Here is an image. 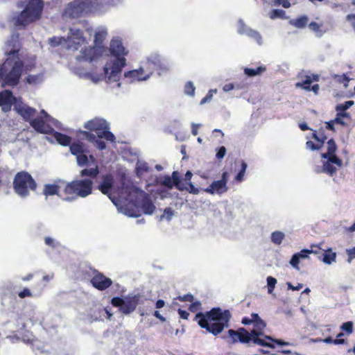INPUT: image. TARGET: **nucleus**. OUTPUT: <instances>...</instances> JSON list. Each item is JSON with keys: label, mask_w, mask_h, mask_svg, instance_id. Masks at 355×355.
<instances>
[{"label": "nucleus", "mask_w": 355, "mask_h": 355, "mask_svg": "<svg viewBox=\"0 0 355 355\" xmlns=\"http://www.w3.org/2000/svg\"><path fill=\"white\" fill-rule=\"evenodd\" d=\"M110 51L114 58L105 65L104 73L100 75L87 74L94 83L102 80H105L108 83L119 80L122 69L125 65L124 55L128 53V51H125L121 40L119 38H114L111 41Z\"/></svg>", "instance_id": "f257e3e1"}, {"label": "nucleus", "mask_w": 355, "mask_h": 355, "mask_svg": "<svg viewBox=\"0 0 355 355\" xmlns=\"http://www.w3.org/2000/svg\"><path fill=\"white\" fill-rule=\"evenodd\" d=\"M17 40L18 35L11 36V40L8 42V45L12 46L13 49L6 53L8 58L0 66V80L3 79V83L9 86H15L19 83L24 68V64L17 54Z\"/></svg>", "instance_id": "f03ea898"}, {"label": "nucleus", "mask_w": 355, "mask_h": 355, "mask_svg": "<svg viewBox=\"0 0 355 355\" xmlns=\"http://www.w3.org/2000/svg\"><path fill=\"white\" fill-rule=\"evenodd\" d=\"M14 110L21 116L25 121H30L31 125L38 132L42 134L51 132L53 128L51 126V123L57 128H60V122L49 116L44 110H41L40 116L31 119L35 116L36 110L22 102L21 98L14 105Z\"/></svg>", "instance_id": "7ed1b4c3"}, {"label": "nucleus", "mask_w": 355, "mask_h": 355, "mask_svg": "<svg viewBox=\"0 0 355 355\" xmlns=\"http://www.w3.org/2000/svg\"><path fill=\"white\" fill-rule=\"evenodd\" d=\"M231 318L230 312L228 310L222 311L220 308H214L205 314L198 313L195 319L198 324L214 336L220 334L225 327H228Z\"/></svg>", "instance_id": "20e7f679"}, {"label": "nucleus", "mask_w": 355, "mask_h": 355, "mask_svg": "<svg viewBox=\"0 0 355 355\" xmlns=\"http://www.w3.org/2000/svg\"><path fill=\"white\" fill-rule=\"evenodd\" d=\"M84 127L87 130L96 132L98 138L93 133L87 131H80V134L87 141L93 143L99 150H103L106 147L105 143L99 139H105L111 142L115 141V136L109 130V123L103 119L95 118L88 121L84 124Z\"/></svg>", "instance_id": "39448f33"}, {"label": "nucleus", "mask_w": 355, "mask_h": 355, "mask_svg": "<svg viewBox=\"0 0 355 355\" xmlns=\"http://www.w3.org/2000/svg\"><path fill=\"white\" fill-rule=\"evenodd\" d=\"M18 6H24V9L12 18V22L17 26H25L40 17L44 4L41 0H30L25 6L24 2H19Z\"/></svg>", "instance_id": "423d86ee"}, {"label": "nucleus", "mask_w": 355, "mask_h": 355, "mask_svg": "<svg viewBox=\"0 0 355 355\" xmlns=\"http://www.w3.org/2000/svg\"><path fill=\"white\" fill-rule=\"evenodd\" d=\"M93 181L91 179L75 180L67 184L64 192L68 196L62 198L64 201H73L78 198H85L92 191Z\"/></svg>", "instance_id": "0eeeda50"}, {"label": "nucleus", "mask_w": 355, "mask_h": 355, "mask_svg": "<svg viewBox=\"0 0 355 355\" xmlns=\"http://www.w3.org/2000/svg\"><path fill=\"white\" fill-rule=\"evenodd\" d=\"M87 42L86 38L83 36V31L76 28H69L67 37H53L49 39V43L51 46L64 45L69 50H77L78 46Z\"/></svg>", "instance_id": "6e6552de"}, {"label": "nucleus", "mask_w": 355, "mask_h": 355, "mask_svg": "<svg viewBox=\"0 0 355 355\" xmlns=\"http://www.w3.org/2000/svg\"><path fill=\"white\" fill-rule=\"evenodd\" d=\"M13 185L15 193L22 198L27 197L29 195V190H35L37 187L32 176L25 171L16 174Z\"/></svg>", "instance_id": "1a4fd4ad"}, {"label": "nucleus", "mask_w": 355, "mask_h": 355, "mask_svg": "<svg viewBox=\"0 0 355 355\" xmlns=\"http://www.w3.org/2000/svg\"><path fill=\"white\" fill-rule=\"evenodd\" d=\"M93 3L91 0H76L68 4L63 12L65 19L78 17L83 13L90 12Z\"/></svg>", "instance_id": "9d476101"}, {"label": "nucleus", "mask_w": 355, "mask_h": 355, "mask_svg": "<svg viewBox=\"0 0 355 355\" xmlns=\"http://www.w3.org/2000/svg\"><path fill=\"white\" fill-rule=\"evenodd\" d=\"M139 297L136 295L128 296L125 299L114 297L112 299V304L119 307L120 311L124 314H130L133 312L138 304Z\"/></svg>", "instance_id": "9b49d317"}, {"label": "nucleus", "mask_w": 355, "mask_h": 355, "mask_svg": "<svg viewBox=\"0 0 355 355\" xmlns=\"http://www.w3.org/2000/svg\"><path fill=\"white\" fill-rule=\"evenodd\" d=\"M253 324L254 329L249 332L251 337V341L256 345L274 349L275 345L273 344L267 343L265 339L260 338L263 336V329L266 327V323L264 321L259 319Z\"/></svg>", "instance_id": "f8f14e48"}, {"label": "nucleus", "mask_w": 355, "mask_h": 355, "mask_svg": "<svg viewBox=\"0 0 355 355\" xmlns=\"http://www.w3.org/2000/svg\"><path fill=\"white\" fill-rule=\"evenodd\" d=\"M323 159V166L322 168L317 167L315 170L316 173L323 172L330 176H333L336 174L338 170L341 168L343 165V161L337 156H331Z\"/></svg>", "instance_id": "ddd939ff"}, {"label": "nucleus", "mask_w": 355, "mask_h": 355, "mask_svg": "<svg viewBox=\"0 0 355 355\" xmlns=\"http://www.w3.org/2000/svg\"><path fill=\"white\" fill-rule=\"evenodd\" d=\"M20 99V97L17 98L14 96L10 91L5 90L0 92V107L3 112H8L10 110L11 107H14L15 103Z\"/></svg>", "instance_id": "4468645a"}, {"label": "nucleus", "mask_w": 355, "mask_h": 355, "mask_svg": "<svg viewBox=\"0 0 355 355\" xmlns=\"http://www.w3.org/2000/svg\"><path fill=\"white\" fill-rule=\"evenodd\" d=\"M238 33L239 34L246 35L249 37L254 40L259 45H261L263 44L262 37L260 33L258 31L247 26L241 19L239 21Z\"/></svg>", "instance_id": "2eb2a0df"}, {"label": "nucleus", "mask_w": 355, "mask_h": 355, "mask_svg": "<svg viewBox=\"0 0 355 355\" xmlns=\"http://www.w3.org/2000/svg\"><path fill=\"white\" fill-rule=\"evenodd\" d=\"M153 73L152 71H145L144 67H140L139 69H135L125 72L124 74L125 78H130L131 82L144 81L148 80L150 75Z\"/></svg>", "instance_id": "dca6fc26"}, {"label": "nucleus", "mask_w": 355, "mask_h": 355, "mask_svg": "<svg viewBox=\"0 0 355 355\" xmlns=\"http://www.w3.org/2000/svg\"><path fill=\"white\" fill-rule=\"evenodd\" d=\"M114 184V179L111 175L107 174L103 176L102 182L98 185V189L105 195H107L112 202L116 205L114 198L110 194V190Z\"/></svg>", "instance_id": "f3484780"}, {"label": "nucleus", "mask_w": 355, "mask_h": 355, "mask_svg": "<svg viewBox=\"0 0 355 355\" xmlns=\"http://www.w3.org/2000/svg\"><path fill=\"white\" fill-rule=\"evenodd\" d=\"M91 283L96 288L103 291L110 287L112 283V280L101 273L96 274L91 279Z\"/></svg>", "instance_id": "a211bd4d"}, {"label": "nucleus", "mask_w": 355, "mask_h": 355, "mask_svg": "<svg viewBox=\"0 0 355 355\" xmlns=\"http://www.w3.org/2000/svg\"><path fill=\"white\" fill-rule=\"evenodd\" d=\"M228 334L230 337L232 338L234 343L236 342L237 339L242 343H248L251 341L249 331L244 328H240L238 331L230 329Z\"/></svg>", "instance_id": "6ab92c4d"}, {"label": "nucleus", "mask_w": 355, "mask_h": 355, "mask_svg": "<svg viewBox=\"0 0 355 355\" xmlns=\"http://www.w3.org/2000/svg\"><path fill=\"white\" fill-rule=\"evenodd\" d=\"M228 189L227 184L220 180L214 181L207 188L204 189V191L214 195L215 193L222 194L226 192Z\"/></svg>", "instance_id": "aec40b11"}, {"label": "nucleus", "mask_w": 355, "mask_h": 355, "mask_svg": "<svg viewBox=\"0 0 355 355\" xmlns=\"http://www.w3.org/2000/svg\"><path fill=\"white\" fill-rule=\"evenodd\" d=\"M311 253H313V250L306 249L302 250L300 252H297L292 256L289 263L293 268L297 270H300L298 265L301 260L309 258V255Z\"/></svg>", "instance_id": "412c9836"}, {"label": "nucleus", "mask_w": 355, "mask_h": 355, "mask_svg": "<svg viewBox=\"0 0 355 355\" xmlns=\"http://www.w3.org/2000/svg\"><path fill=\"white\" fill-rule=\"evenodd\" d=\"M98 57V49L96 48H86L80 51L76 59L79 61L92 62Z\"/></svg>", "instance_id": "4be33fe9"}, {"label": "nucleus", "mask_w": 355, "mask_h": 355, "mask_svg": "<svg viewBox=\"0 0 355 355\" xmlns=\"http://www.w3.org/2000/svg\"><path fill=\"white\" fill-rule=\"evenodd\" d=\"M140 207L143 212L148 215H152L155 209V206L150 198L145 193H142V200L140 202Z\"/></svg>", "instance_id": "5701e85b"}, {"label": "nucleus", "mask_w": 355, "mask_h": 355, "mask_svg": "<svg viewBox=\"0 0 355 355\" xmlns=\"http://www.w3.org/2000/svg\"><path fill=\"white\" fill-rule=\"evenodd\" d=\"M163 59L157 53H152L147 58L146 64L148 65V71H152L156 69Z\"/></svg>", "instance_id": "b1692460"}, {"label": "nucleus", "mask_w": 355, "mask_h": 355, "mask_svg": "<svg viewBox=\"0 0 355 355\" xmlns=\"http://www.w3.org/2000/svg\"><path fill=\"white\" fill-rule=\"evenodd\" d=\"M107 35V31L105 27L101 26L97 28L95 35L94 42L95 43L96 46H99L102 44L103 40L105 39Z\"/></svg>", "instance_id": "393cba45"}, {"label": "nucleus", "mask_w": 355, "mask_h": 355, "mask_svg": "<svg viewBox=\"0 0 355 355\" xmlns=\"http://www.w3.org/2000/svg\"><path fill=\"white\" fill-rule=\"evenodd\" d=\"M71 153L76 157L80 155L83 153H87V148L84 144L78 141L71 144L69 146Z\"/></svg>", "instance_id": "a878e982"}, {"label": "nucleus", "mask_w": 355, "mask_h": 355, "mask_svg": "<svg viewBox=\"0 0 355 355\" xmlns=\"http://www.w3.org/2000/svg\"><path fill=\"white\" fill-rule=\"evenodd\" d=\"M60 187L57 184H46L44 186L43 194L47 197L49 196L58 195Z\"/></svg>", "instance_id": "bb28decb"}, {"label": "nucleus", "mask_w": 355, "mask_h": 355, "mask_svg": "<svg viewBox=\"0 0 355 355\" xmlns=\"http://www.w3.org/2000/svg\"><path fill=\"white\" fill-rule=\"evenodd\" d=\"M51 133H53L54 138L59 144L64 146H67L70 144L71 140L70 137L60 132H54L53 130ZM49 134H51V132Z\"/></svg>", "instance_id": "cd10ccee"}, {"label": "nucleus", "mask_w": 355, "mask_h": 355, "mask_svg": "<svg viewBox=\"0 0 355 355\" xmlns=\"http://www.w3.org/2000/svg\"><path fill=\"white\" fill-rule=\"evenodd\" d=\"M327 152L321 155L322 158L330 157L331 156H336L335 155L337 149L336 143L334 139H331L327 141Z\"/></svg>", "instance_id": "c85d7f7f"}, {"label": "nucleus", "mask_w": 355, "mask_h": 355, "mask_svg": "<svg viewBox=\"0 0 355 355\" xmlns=\"http://www.w3.org/2000/svg\"><path fill=\"white\" fill-rule=\"evenodd\" d=\"M266 71V67L263 66L258 67L257 69L245 68L244 72L249 77H253L261 75Z\"/></svg>", "instance_id": "c756f323"}, {"label": "nucleus", "mask_w": 355, "mask_h": 355, "mask_svg": "<svg viewBox=\"0 0 355 355\" xmlns=\"http://www.w3.org/2000/svg\"><path fill=\"white\" fill-rule=\"evenodd\" d=\"M309 21V18L306 16H302L296 19L291 21V24L296 28H303L306 26Z\"/></svg>", "instance_id": "7c9ffc66"}, {"label": "nucleus", "mask_w": 355, "mask_h": 355, "mask_svg": "<svg viewBox=\"0 0 355 355\" xmlns=\"http://www.w3.org/2000/svg\"><path fill=\"white\" fill-rule=\"evenodd\" d=\"M99 173L98 168L96 165L95 167H92L89 168H85L80 171V175L82 177L89 176L90 178H96Z\"/></svg>", "instance_id": "2f4dec72"}, {"label": "nucleus", "mask_w": 355, "mask_h": 355, "mask_svg": "<svg viewBox=\"0 0 355 355\" xmlns=\"http://www.w3.org/2000/svg\"><path fill=\"white\" fill-rule=\"evenodd\" d=\"M336 253L333 252L331 250L327 251L323 254L322 261L328 265H331L336 261Z\"/></svg>", "instance_id": "473e14b6"}, {"label": "nucleus", "mask_w": 355, "mask_h": 355, "mask_svg": "<svg viewBox=\"0 0 355 355\" xmlns=\"http://www.w3.org/2000/svg\"><path fill=\"white\" fill-rule=\"evenodd\" d=\"M148 166L146 162L140 160L137 162L136 171L137 176L141 177L144 173L148 171Z\"/></svg>", "instance_id": "72a5a7b5"}, {"label": "nucleus", "mask_w": 355, "mask_h": 355, "mask_svg": "<svg viewBox=\"0 0 355 355\" xmlns=\"http://www.w3.org/2000/svg\"><path fill=\"white\" fill-rule=\"evenodd\" d=\"M43 80V76L42 73L35 75H28L26 78V81L31 85H37L41 83Z\"/></svg>", "instance_id": "f704fd0d"}, {"label": "nucleus", "mask_w": 355, "mask_h": 355, "mask_svg": "<svg viewBox=\"0 0 355 355\" xmlns=\"http://www.w3.org/2000/svg\"><path fill=\"white\" fill-rule=\"evenodd\" d=\"M284 236L285 235L283 232L275 231L271 234V241L276 245H280L282 243Z\"/></svg>", "instance_id": "c9c22d12"}, {"label": "nucleus", "mask_w": 355, "mask_h": 355, "mask_svg": "<svg viewBox=\"0 0 355 355\" xmlns=\"http://www.w3.org/2000/svg\"><path fill=\"white\" fill-rule=\"evenodd\" d=\"M286 12L281 9H274L268 13L271 19H283L285 17Z\"/></svg>", "instance_id": "e433bc0d"}, {"label": "nucleus", "mask_w": 355, "mask_h": 355, "mask_svg": "<svg viewBox=\"0 0 355 355\" xmlns=\"http://www.w3.org/2000/svg\"><path fill=\"white\" fill-rule=\"evenodd\" d=\"M156 69L158 70V74L161 76L169 71V64L166 60H162L159 64L156 67Z\"/></svg>", "instance_id": "4c0bfd02"}, {"label": "nucleus", "mask_w": 355, "mask_h": 355, "mask_svg": "<svg viewBox=\"0 0 355 355\" xmlns=\"http://www.w3.org/2000/svg\"><path fill=\"white\" fill-rule=\"evenodd\" d=\"M353 101H347L343 104H338L336 107V110L338 112H345V111L348 110L351 106L354 105Z\"/></svg>", "instance_id": "58836bf2"}, {"label": "nucleus", "mask_w": 355, "mask_h": 355, "mask_svg": "<svg viewBox=\"0 0 355 355\" xmlns=\"http://www.w3.org/2000/svg\"><path fill=\"white\" fill-rule=\"evenodd\" d=\"M277 284V279L271 276L267 277L268 293L272 294Z\"/></svg>", "instance_id": "ea45409f"}, {"label": "nucleus", "mask_w": 355, "mask_h": 355, "mask_svg": "<svg viewBox=\"0 0 355 355\" xmlns=\"http://www.w3.org/2000/svg\"><path fill=\"white\" fill-rule=\"evenodd\" d=\"M86 153H83L76 157L77 164L80 166H83L88 164V157Z\"/></svg>", "instance_id": "a19ab883"}, {"label": "nucleus", "mask_w": 355, "mask_h": 355, "mask_svg": "<svg viewBox=\"0 0 355 355\" xmlns=\"http://www.w3.org/2000/svg\"><path fill=\"white\" fill-rule=\"evenodd\" d=\"M312 83V80L309 77H306V78L302 83H297L296 84V87H302L303 89L310 91L311 90V84Z\"/></svg>", "instance_id": "79ce46f5"}, {"label": "nucleus", "mask_w": 355, "mask_h": 355, "mask_svg": "<svg viewBox=\"0 0 355 355\" xmlns=\"http://www.w3.org/2000/svg\"><path fill=\"white\" fill-rule=\"evenodd\" d=\"M246 168H247V164L244 161H242L241 168L236 176V181L241 182L243 180Z\"/></svg>", "instance_id": "37998d69"}, {"label": "nucleus", "mask_w": 355, "mask_h": 355, "mask_svg": "<svg viewBox=\"0 0 355 355\" xmlns=\"http://www.w3.org/2000/svg\"><path fill=\"white\" fill-rule=\"evenodd\" d=\"M349 114L347 112H338L336 117L334 119L336 123L345 125V122L343 121V118L349 117Z\"/></svg>", "instance_id": "c03bdc74"}, {"label": "nucleus", "mask_w": 355, "mask_h": 355, "mask_svg": "<svg viewBox=\"0 0 355 355\" xmlns=\"http://www.w3.org/2000/svg\"><path fill=\"white\" fill-rule=\"evenodd\" d=\"M184 93L193 96L195 93V87L192 82H188L184 87Z\"/></svg>", "instance_id": "a18cd8bd"}, {"label": "nucleus", "mask_w": 355, "mask_h": 355, "mask_svg": "<svg viewBox=\"0 0 355 355\" xmlns=\"http://www.w3.org/2000/svg\"><path fill=\"white\" fill-rule=\"evenodd\" d=\"M174 211L171 208L167 207L164 209V214L161 216L160 219L162 220L166 218L168 221H170L172 219Z\"/></svg>", "instance_id": "49530a36"}, {"label": "nucleus", "mask_w": 355, "mask_h": 355, "mask_svg": "<svg viewBox=\"0 0 355 355\" xmlns=\"http://www.w3.org/2000/svg\"><path fill=\"white\" fill-rule=\"evenodd\" d=\"M162 184L170 189L175 186L172 178L169 175H165L164 177Z\"/></svg>", "instance_id": "de8ad7c7"}, {"label": "nucleus", "mask_w": 355, "mask_h": 355, "mask_svg": "<svg viewBox=\"0 0 355 355\" xmlns=\"http://www.w3.org/2000/svg\"><path fill=\"white\" fill-rule=\"evenodd\" d=\"M216 93H217L216 89H210L208 92V93L207 94V95L201 100L200 104L202 105V104L206 103L207 102L210 101L213 97V95Z\"/></svg>", "instance_id": "09e8293b"}, {"label": "nucleus", "mask_w": 355, "mask_h": 355, "mask_svg": "<svg viewBox=\"0 0 355 355\" xmlns=\"http://www.w3.org/2000/svg\"><path fill=\"white\" fill-rule=\"evenodd\" d=\"M340 328L342 330L345 331L347 334H350L353 331V322L350 321L344 322Z\"/></svg>", "instance_id": "8fccbe9b"}, {"label": "nucleus", "mask_w": 355, "mask_h": 355, "mask_svg": "<svg viewBox=\"0 0 355 355\" xmlns=\"http://www.w3.org/2000/svg\"><path fill=\"white\" fill-rule=\"evenodd\" d=\"M44 242L46 245L51 246L53 248H57L60 245L59 242L56 241L54 239L51 237H45Z\"/></svg>", "instance_id": "3c124183"}, {"label": "nucleus", "mask_w": 355, "mask_h": 355, "mask_svg": "<svg viewBox=\"0 0 355 355\" xmlns=\"http://www.w3.org/2000/svg\"><path fill=\"white\" fill-rule=\"evenodd\" d=\"M273 5L276 6H282L285 8H288L291 3L290 0H274Z\"/></svg>", "instance_id": "603ef678"}, {"label": "nucleus", "mask_w": 355, "mask_h": 355, "mask_svg": "<svg viewBox=\"0 0 355 355\" xmlns=\"http://www.w3.org/2000/svg\"><path fill=\"white\" fill-rule=\"evenodd\" d=\"M264 338H265V340H271V341L277 343V345H279L280 346H287V345H290L289 343L285 342V341H284L282 340H280V339H273L270 336H265Z\"/></svg>", "instance_id": "864d4df0"}, {"label": "nucleus", "mask_w": 355, "mask_h": 355, "mask_svg": "<svg viewBox=\"0 0 355 355\" xmlns=\"http://www.w3.org/2000/svg\"><path fill=\"white\" fill-rule=\"evenodd\" d=\"M187 185H188V187H187V191H188L190 193L195 194V195H197L199 193L200 189L196 187L193 184L192 182H188Z\"/></svg>", "instance_id": "5fc2aeb1"}, {"label": "nucleus", "mask_w": 355, "mask_h": 355, "mask_svg": "<svg viewBox=\"0 0 355 355\" xmlns=\"http://www.w3.org/2000/svg\"><path fill=\"white\" fill-rule=\"evenodd\" d=\"M226 148L225 146H221L220 147L218 150H217V153H216V157L218 159H223L225 154H226Z\"/></svg>", "instance_id": "6e6d98bb"}, {"label": "nucleus", "mask_w": 355, "mask_h": 355, "mask_svg": "<svg viewBox=\"0 0 355 355\" xmlns=\"http://www.w3.org/2000/svg\"><path fill=\"white\" fill-rule=\"evenodd\" d=\"M306 146L308 149H310V150H318L321 148L322 145L319 144V145H316L315 144L313 141H308L306 143Z\"/></svg>", "instance_id": "4d7b16f0"}, {"label": "nucleus", "mask_w": 355, "mask_h": 355, "mask_svg": "<svg viewBox=\"0 0 355 355\" xmlns=\"http://www.w3.org/2000/svg\"><path fill=\"white\" fill-rule=\"evenodd\" d=\"M18 295L20 298H24L26 297H31L32 293L28 288H24L22 291L19 293Z\"/></svg>", "instance_id": "13d9d810"}, {"label": "nucleus", "mask_w": 355, "mask_h": 355, "mask_svg": "<svg viewBox=\"0 0 355 355\" xmlns=\"http://www.w3.org/2000/svg\"><path fill=\"white\" fill-rule=\"evenodd\" d=\"M40 343L38 341H34L32 343V349L36 354L42 352V347L40 346Z\"/></svg>", "instance_id": "bf43d9fd"}, {"label": "nucleus", "mask_w": 355, "mask_h": 355, "mask_svg": "<svg viewBox=\"0 0 355 355\" xmlns=\"http://www.w3.org/2000/svg\"><path fill=\"white\" fill-rule=\"evenodd\" d=\"M170 177L172 178L173 182H174V184H176L178 182H181L180 177H179V173L178 171H173L172 173L171 176H170Z\"/></svg>", "instance_id": "052dcab7"}, {"label": "nucleus", "mask_w": 355, "mask_h": 355, "mask_svg": "<svg viewBox=\"0 0 355 355\" xmlns=\"http://www.w3.org/2000/svg\"><path fill=\"white\" fill-rule=\"evenodd\" d=\"M179 299L182 302H192L193 296L191 294H187L183 296H180Z\"/></svg>", "instance_id": "680f3d73"}, {"label": "nucleus", "mask_w": 355, "mask_h": 355, "mask_svg": "<svg viewBox=\"0 0 355 355\" xmlns=\"http://www.w3.org/2000/svg\"><path fill=\"white\" fill-rule=\"evenodd\" d=\"M200 126H201L200 123H191V132H192L193 135L196 136L198 135V128Z\"/></svg>", "instance_id": "e2e57ef3"}, {"label": "nucleus", "mask_w": 355, "mask_h": 355, "mask_svg": "<svg viewBox=\"0 0 355 355\" xmlns=\"http://www.w3.org/2000/svg\"><path fill=\"white\" fill-rule=\"evenodd\" d=\"M288 288L293 291H299L303 287L302 284H298L296 286L292 285L291 282H287Z\"/></svg>", "instance_id": "0e129e2a"}, {"label": "nucleus", "mask_w": 355, "mask_h": 355, "mask_svg": "<svg viewBox=\"0 0 355 355\" xmlns=\"http://www.w3.org/2000/svg\"><path fill=\"white\" fill-rule=\"evenodd\" d=\"M313 137L317 140L318 141L320 142V145L322 146V144H324V141L327 139V137L326 136H321L320 137L318 136V135L316 133H313Z\"/></svg>", "instance_id": "69168bd1"}, {"label": "nucleus", "mask_w": 355, "mask_h": 355, "mask_svg": "<svg viewBox=\"0 0 355 355\" xmlns=\"http://www.w3.org/2000/svg\"><path fill=\"white\" fill-rule=\"evenodd\" d=\"M234 89V85L233 83L225 84L223 87V90L225 92H228Z\"/></svg>", "instance_id": "338daca9"}, {"label": "nucleus", "mask_w": 355, "mask_h": 355, "mask_svg": "<svg viewBox=\"0 0 355 355\" xmlns=\"http://www.w3.org/2000/svg\"><path fill=\"white\" fill-rule=\"evenodd\" d=\"M347 19L351 22L352 25L355 28V14H350L347 16Z\"/></svg>", "instance_id": "774afa93"}]
</instances>
